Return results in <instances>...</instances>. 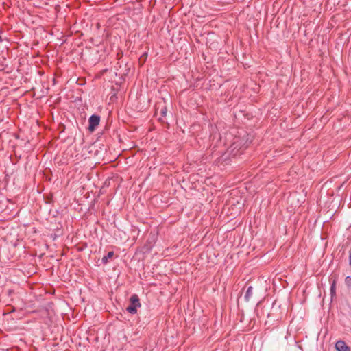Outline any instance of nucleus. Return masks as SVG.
<instances>
[{
    "instance_id": "3",
    "label": "nucleus",
    "mask_w": 351,
    "mask_h": 351,
    "mask_svg": "<svg viewBox=\"0 0 351 351\" xmlns=\"http://www.w3.org/2000/svg\"><path fill=\"white\" fill-rule=\"evenodd\" d=\"M335 349L337 351H350V348L346 345L345 341L339 340L335 343Z\"/></svg>"
},
{
    "instance_id": "10",
    "label": "nucleus",
    "mask_w": 351,
    "mask_h": 351,
    "mask_svg": "<svg viewBox=\"0 0 351 351\" xmlns=\"http://www.w3.org/2000/svg\"><path fill=\"white\" fill-rule=\"evenodd\" d=\"M51 238H53V240H55V239H56V237H57V234H51Z\"/></svg>"
},
{
    "instance_id": "11",
    "label": "nucleus",
    "mask_w": 351,
    "mask_h": 351,
    "mask_svg": "<svg viewBox=\"0 0 351 351\" xmlns=\"http://www.w3.org/2000/svg\"><path fill=\"white\" fill-rule=\"evenodd\" d=\"M158 121L163 123L164 121H163V117L160 115V117L158 118Z\"/></svg>"
},
{
    "instance_id": "8",
    "label": "nucleus",
    "mask_w": 351,
    "mask_h": 351,
    "mask_svg": "<svg viewBox=\"0 0 351 351\" xmlns=\"http://www.w3.org/2000/svg\"><path fill=\"white\" fill-rule=\"evenodd\" d=\"M167 110L166 106H163L162 108L160 110V115L162 117H165L167 115Z\"/></svg>"
},
{
    "instance_id": "9",
    "label": "nucleus",
    "mask_w": 351,
    "mask_h": 351,
    "mask_svg": "<svg viewBox=\"0 0 351 351\" xmlns=\"http://www.w3.org/2000/svg\"><path fill=\"white\" fill-rule=\"evenodd\" d=\"M349 265L351 267V249L349 250Z\"/></svg>"
},
{
    "instance_id": "5",
    "label": "nucleus",
    "mask_w": 351,
    "mask_h": 351,
    "mask_svg": "<svg viewBox=\"0 0 351 351\" xmlns=\"http://www.w3.org/2000/svg\"><path fill=\"white\" fill-rule=\"evenodd\" d=\"M114 254L113 251L109 252L107 254V255L103 256V258H101V263L104 265L107 264V263L108 262V259L112 258L114 256Z\"/></svg>"
},
{
    "instance_id": "7",
    "label": "nucleus",
    "mask_w": 351,
    "mask_h": 351,
    "mask_svg": "<svg viewBox=\"0 0 351 351\" xmlns=\"http://www.w3.org/2000/svg\"><path fill=\"white\" fill-rule=\"evenodd\" d=\"M345 284L348 288H351V276H346L345 278Z\"/></svg>"
},
{
    "instance_id": "4",
    "label": "nucleus",
    "mask_w": 351,
    "mask_h": 351,
    "mask_svg": "<svg viewBox=\"0 0 351 351\" xmlns=\"http://www.w3.org/2000/svg\"><path fill=\"white\" fill-rule=\"evenodd\" d=\"M254 288L252 286H249L246 290L244 295V299L246 302H249L252 296Z\"/></svg>"
},
{
    "instance_id": "2",
    "label": "nucleus",
    "mask_w": 351,
    "mask_h": 351,
    "mask_svg": "<svg viewBox=\"0 0 351 351\" xmlns=\"http://www.w3.org/2000/svg\"><path fill=\"white\" fill-rule=\"evenodd\" d=\"M100 122V116L97 114H93L88 119V129L90 132H93L96 130V128L99 125Z\"/></svg>"
},
{
    "instance_id": "12",
    "label": "nucleus",
    "mask_w": 351,
    "mask_h": 351,
    "mask_svg": "<svg viewBox=\"0 0 351 351\" xmlns=\"http://www.w3.org/2000/svg\"><path fill=\"white\" fill-rule=\"evenodd\" d=\"M3 39L1 38V36H0V42H1Z\"/></svg>"
},
{
    "instance_id": "6",
    "label": "nucleus",
    "mask_w": 351,
    "mask_h": 351,
    "mask_svg": "<svg viewBox=\"0 0 351 351\" xmlns=\"http://www.w3.org/2000/svg\"><path fill=\"white\" fill-rule=\"evenodd\" d=\"M336 279H333V280L331 282L330 286V295L331 297H333L336 294Z\"/></svg>"
},
{
    "instance_id": "1",
    "label": "nucleus",
    "mask_w": 351,
    "mask_h": 351,
    "mask_svg": "<svg viewBox=\"0 0 351 351\" xmlns=\"http://www.w3.org/2000/svg\"><path fill=\"white\" fill-rule=\"evenodd\" d=\"M141 306L139 297L137 294H133L130 298V304L126 308V311L131 313L135 314L137 313V308Z\"/></svg>"
}]
</instances>
